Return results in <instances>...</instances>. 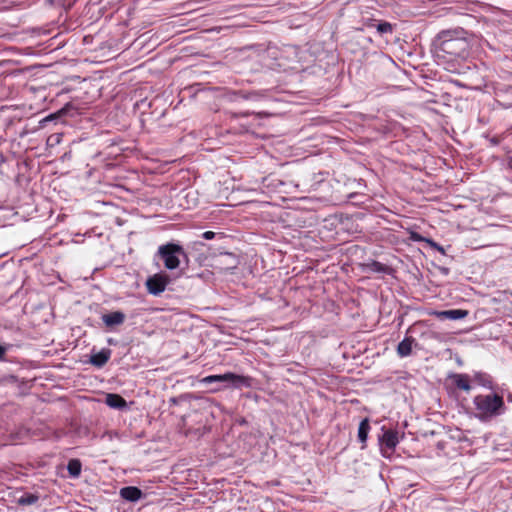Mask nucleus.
<instances>
[{
  "mask_svg": "<svg viewBox=\"0 0 512 512\" xmlns=\"http://www.w3.org/2000/svg\"><path fill=\"white\" fill-rule=\"evenodd\" d=\"M476 417L481 421L489 420L504 412V401L499 395H478L473 401Z\"/></svg>",
  "mask_w": 512,
  "mask_h": 512,
  "instance_id": "f257e3e1",
  "label": "nucleus"
},
{
  "mask_svg": "<svg viewBox=\"0 0 512 512\" xmlns=\"http://www.w3.org/2000/svg\"><path fill=\"white\" fill-rule=\"evenodd\" d=\"M214 382L221 383L223 388H241L250 386V379L248 377L237 375L232 372L221 375H209L201 379V383L204 384Z\"/></svg>",
  "mask_w": 512,
  "mask_h": 512,
  "instance_id": "f03ea898",
  "label": "nucleus"
},
{
  "mask_svg": "<svg viewBox=\"0 0 512 512\" xmlns=\"http://www.w3.org/2000/svg\"><path fill=\"white\" fill-rule=\"evenodd\" d=\"M158 254L164 261L165 267L169 270L178 268L180 264L179 256H187L183 247L175 243L161 245L158 248Z\"/></svg>",
  "mask_w": 512,
  "mask_h": 512,
  "instance_id": "7ed1b4c3",
  "label": "nucleus"
},
{
  "mask_svg": "<svg viewBox=\"0 0 512 512\" xmlns=\"http://www.w3.org/2000/svg\"><path fill=\"white\" fill-rule=\"evenodd\" d=\"M451 32L443 33L440 50L454 57H462L467 53L468 42L464 38L450 37Z\"/></svg>",
  "mask_w": 512,
  "mask_h": 512,
  "instance_id": "20e7f679",
  "label": "nucleus"
},
{
  "mask_svg": "<svg viewBox=\"0 0 512 512\" xmlns=\"http://www.w3.org/2000/svg\"><path fill=\"white\" fill-rule=\"evenodd\" d=\"M402 437L403 435H400L397 430H384L382 436L379 439L382 455L386 458L391 457Z\"/></svg>",
  "mask_w": 512,
  "mask_h": 512,
  "instance_id": "39448f33",
  "label": "nucleus"
},
{
  "mask_svg": "<svg viewBox=\"0 0 512 512\" xmlns=\"http://www.w3.org/2000/svg\"><path fill=\"white\" fill-rule=\"evenodd\" d=\"M170 282V278L165 273H156L149 277L146 281V287L150 294L159 295L167 287Z\"/></svg>",
  "mask_w": 512,
  "mask_h": 512,
  "instance_id": "423d86ee",
  "label": "nucleus"
},
{
  "mask_svg": "<svg viewBox=\"0 0 512 512\" xmlns=\"http://www.w3.org/2000/svg\"><path fill=\"white\" fill-rule=\"evenodd\" d=\"M429 316H434L437 318H445L450 320H456L460 318H465L468 316V311L464 309H450V310H431L428 312Z\"/></svg>",
  "mask_w": 512,
  "mask_h": 512,
  "instance_id": "0eeeda50",
  "label": "nucleus"
},
{
  "mask_svg": "<svg viewBox=\"0 0 512 512\" xmlns=\"http://www.w3.org/2000/svg\"><path fill=\"white\" fill-rule=\"evenodd\" d=\"M105 403L113 409H125L127 407L126 400L119 394L108 393L105 396Z\"/></svg>",
  "mask_w": 512,
  "mask_h": 512,
  "instance_id": "6e6552de",
  "label": "nucleus"
},
{
  "mask_svg": "<svg viewBox=\"0 0 512 512\" xmlns=\"http://www.w3.org/2000/svg\"><path fill=\"white\" fill-rule=\"evenodd\" d=\"M363 268L367 271H371L374 273L391 274L393 271V269L388 265H385L376 260H372L368 263L363 264Z\"/></svg>",
  "mask_w": 512,
  "mask_h": 512,
  "instance_id": "1a4fd4ad",
  "label": "nucleus"
},
{
  "mask_svg": "<svg viewBox=\"0 0 512 512\" xmlns=\"http://www.w3.org/2000/svg\"><path fill=\"white\" fill-rule=\"evenodd\" d=\"M120 495L127 501L136 502L142 497V491L137 487L128 486L120 490Z\"/></svg>",
  "mask_w": 512,
  "mask_h": 512,
  "instance_id": "9d476101",
  "label": "nucleus"
},
{
  "mask_svg": "<svg viewBox=\"0 0 512 512\" xmlns=\"http://www.w3.org/2000/svg\"><path fill=\"white\" fill-rule=\"evenodd\" d=\"M450 379L452 381V384L455 385L458 389L464 390V391H470V378L466 374H452L450 376Z\"/></svg>",
  "mask_w": 512,
  "mask_h": 512,
  "instance_id": "9b49d317",
  "label": "nucleus"
},
{
  "mask_svg": "<svg viewBox=\"0 0 512 512\" xmlns=\"http://www.w3.org/2000/svg\"><path fill=\"white\" fill-rule=\"evenodd\" d=\"M414 343V339L411 337H406L403 339L397 347V353L400 357H407L412 352V346Z\"/></svg>",
  "mask_w": 512,
  "mask_h": 512,
  "instance_id": "f8f14e48",
  "label": "nucleus"
},
{
  "mask_svg": "<svg viewBox=\"0 0 512 512\" xmlns=\"http://www.w3.org/2000/svg\"><path fill=\"white\" fill-rule=\"evenodd\" d=\"M110 358V351L103 349L91 356L90 362L97 366L102 367Z\"/></svg>",
  "mask_w": 512,
  "mask_h": 512,
  "instance_id": "ddd939ff",
  "label": "nucleus"
},
{
  "mask_svg": "<svg viewBox=\"0 0 512 512\" xmlns=\"http://www.w3.org/2000/svg\"><path fill=\"white\" fill-rule=\"evenodd\" d=\"M370 431V424L367 418L363 419L358 427V439L363 444L362 448H365L367 437Z\"/></svg>",
  "mask_w": 512,
  "mask_h": 512,
  "instance_id": "4468645a",
  "label": "nucleus"
},
{
  "mask_svg": "<svg viewBox=\"0 0 512 512\" xmlns=\"http://www.w3.org/2000/svg\"><path fill=\"white\" fill-rule=\"evenodd\" d=\"M368 27H375L379 34H391L393 32V25L387 21H381L378 24H368Z\"/></svg>",
  "mask_w": 512,
  "mask_h": 512,
  "instance_id": "2eb2a0df",
  "label": "nucleus"
},
{
  "mask_svg": "<svg viewBox=\"0 0 512 512\" xmlns=\"http://www.w3.org/2000/svg\"><path fill=\"white\" fill-rule=\"evenodd\" d=\"M81 462L77 459H72L68 462L67 469L71 476L78 477L81 473Z\"/></svg>",
  "mask_w": 512,
  "mask_h": 512,
  "instance_id": "dca6fc26",
  "label": "nucleus"
},
{
  "mask_svg": "<svg viewBox=\"0 0 512 512\" xmlns=\"http://www.w3.org/2000/svg\"><path fill=\"white\" fill-rule=\"evenodd\" d=\"M124 314L122 312L116 311L110 314H105L102 316V320H123Z\"/></svg>",
  "mask_w": 512,
  "mask_h": 512,
  "instance_id": "f3484780",
  "label": "nucleus"
},
{
  "mask_svg": "<svg viewBox=\"0 0 512 512\" xmlns=\"http://www.w3.org/2000/svg\"><path fill=\"white\" fill-rule=\"evenodd\" d=\"M38 500V497L35 496V495H27V496H23L19 499V503L22 504V505H31V504H34L35 502H37Z\"/></svg>",
  "mask_w": 512,
  "mask_h": 512,
  "instance_id": "a211bd4d",
  "label": "nucleus"
},
{
  "mask_svg": "<svg viewBox=\"0 0 512 512\" xmlns=\"http://www.w3.org/2000/svg\"><path fill=\"white\" fill-rule=\"evenodd\" d=\"M215 237V232L213 231H206L202 234V238L206 240H211Z\"/></svg>",
  "mask_w": 512,
  "mask_h": 512,
  "instance_id": "6ab92c4d",
  "label": "nucleus"
},
{
  "mask_svg": "<svg viewBox=\"0 0 512 512\" xmlns=\"http://www.w3.org/2000/svg\"><path fill=\"white\" fill-rule=\"evenodd\" d=\"M430 244H431V246H432L434 249H436L437 251H439V252H440V253H442V254H445V250H444V248H443L441 245H439V244H437V243H435V242H433V241H430Z\"/></svg>",
  "mask_w": 512,
  "mask_h": 512,
  "instance_id": "aec40b11",
  "label": "nucleus"
},
{
  "mask_svg": "<svg viewBox=\"0 0 512 512\" xmlns=\"http://www.w3.org/2000/svg\"><path fill=\"white\" fill-rule=\"evenodd\" d=\"M6 351H7V347L0 345V360L4 359V355H5Z\"/></svg>",
  "mask_w": 512,
  "mask_h": 512,
  "instance_id": "412c9836",
  "label": "nucleus"
},
{
  "mask_svg": "<svg viewBox=\"0 0 512 512\" xmlns=\"http://www.w3.org/2000/svg\"><path fill=\"white\" fill-rule=\"evenodd\" d=\"M412 239H414V240H422V237L420 235H418L417 233H413L412 234Z\"/></svg>",
  "mask_w": 512,
  "mask_h": 512,
  "instance_id": "4be33fe9",
  "label": "nucleus"
},
{
  "mask_svg": "<svg viewBox=\"0 0 512 512\" xmlns=\"http://www.w3.org/2000/svg\"><path fill=\"white\" fill-rule=\"evenodd\" d=\"M479 383L482 385H486V383L483 381V379H480V378H479Z\"/></svg>",
  "mask_w": 512,
  "mask_h": 512,
  "instance_id": "5701e85b",
  "label": "nucleus"
},
{
  "mask_svg": "<svg viewBox=\"0 0 512 512\" xmlns=\"http://www.w3.org/2000/svg\"><path fill=\"white\" fill-rule=\"evenodd\" d=\"M115 323L116 322H111V321L106 322V324L109 325V326L112 325V324H115Z\"/></svg>",
  "mask_w": 512,
  "mask_h": 512,
  "instance_id": "b1692460",
  "label": "nucleus"
},
{
  "mask_svg": "<svg viewBox=\"0 0 512 512\" xmlns=\"http://www.w3.org/2000/svg\"><path fill=\"white\" fill-rule=\"evenodd\" d=\"M248 115H249V113H241V116H243V117H246Z\"/></svg>",
  "mask_w": 512,
  "mask_h": 512,
  "instance_id": "393cba45",
  "label": "nucleus"
}]
</instances>
